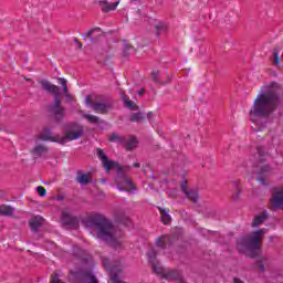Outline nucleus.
I'll list each match as a JSON object with an SVG mask.
<instances>
[{"mask_svg":"<svg viewBox=\"0 0 283 283\" xmlns=\"http://www.w3.org/2000/svg\"><path fill=\"white\" fill-rule=\"evenodd\" d=\"M84 224L87 229H95L99 240L106 242L113 249H120V244L123 243L120 238H123V234L105 216L101 213L90 214L84 219Z\"/></svg>","mask_w":283,"mask_h":283,"instance_id":"1","label":"nucleus"},{"mask_svg":"<svg viewBox=\"0 0 283 283\" xmlns=\"http://www.w3.org/2000/svg\"><path fill=\"white\" fill-rule=\"evenodd\" d=\"M265 87L268 91L259 94L254 99L250 111L252 120H255V118H270L271 114H273L280 105V93H277L280 84L272 82Z\"/></svg>","mask_w":283,"mask_h":283,"instance_id":"2","label":"nucleus"},{"mask_svg":"<svg viewBox=\"0 0 283 283\" xmlns=\"http://www.w3.org/2000/svg\"><path fill=\"white\" fill-rule=\"evenodd\" d=\"M264 235H266L265 230L259 229L250 233L248 237L240 239L237 243L238 251H240V253H247V251H252L250 258H258V252L255 251H260V247L264 240Z\"/></svg>","mask_w":283,"mask_h":283,"instance_id":"3","label":"nucleus"},{"mask_svg":"<svg viewBox=\"0 0 283 283\" xmlns=\"http://www.w3.org/2000/svg\"><path fill=\"white\" fill-rule=\"evenodd\" d=\"M115 185H117L119 191H134L136 189V186L134 185L132 179L127 178V176H125V172H123L122 167H119L117 177L115 178Z\"/></svg>","mask_w":283,"mask_h":283,"instance_id":"4","label":"nucleus"},{"mask_svg":"<svg viewBox=\"0 0 283 283\" xmlns=\"http://www.w3.org/2000/svg\"><path fill=\"white\" fill-rule=\"evenodd\" d=\"M74 277V283H98V279L91 272V270L71 271Z\"/></svg>","mask_w":283,"mask_h":283,"instance_id":"5","label":"nucleus"},{"mask_svg":"<svg viewBox=\"0 0 283 283\" xmlns=\"http://www.w3.org/2000/svg\"><path fill=\"white\" fill-rule=\"evenodd\" d=\"M83 126L78 124H72L70 128L66 130L65 136L61 137L64 138V143L78 140L81 136H83Z\"/></svg>","mask_w":283,"mask_h":283,"instance_id":"6","label":"nucleus"},{"mask_svg":"<svg viewBox=\"0 0 283 283\" xmlns=\"http://www.w3.org/2000/svg\"><path fill=\"white\" fill-rule=\"evenodd\" d=\"M50 112L53 114L55 120H63L65 118V108L61 106V96L54 98L53 105L50 106Z\"/></svg>","mask_w":283,"mask_h":283,"instance_id":"7","label":"nucleus"},{"mask_svg":"<svg viewBox=\"0 0 283 283\" xmlns=\"http://www.w3.org/2000/svg\"><path fill=\"white\" fill-rule=\"evenodd\" d=\"M38 140H50L51 143H60V145H65V138L56 135L52 137V130L50 128L44 127L43 130L38 135Z\"/></svg>","mask_w":283,"mask_h":283,"instance_id":"8","label":"nucleus"},{"mask_svg":"<svg viewBox=\"0 0 283 283\" xmlns=\"http://www.w3.org/2000/svg\"><path fill=\"white\" fill-rule=\"evenodd\" d=\"M62 224L70 229H78V218L70 214L67 210L62 211Z\"/></svg>","mask_w":283,"mask_h":283,"instance_id":"9","label":"nucleus"},{"mask_svg":"<svg viewBox=\"0 0 283 283\" xmlns=\"http://www.w3.org/2000/svg\"><path fill=\"white\" fill-rule=\"evenodd\" d=\"M39 84L41 85L42 90H44V92L53 94L54 98L61 96V88H59V86H56L55 84H52L50 81L40 80Z\"/></svg>","mask_w":283,"mask_h":283,"instance_id":"10","label":"nucleus"},{"mask_svg":"<svg viewBox=\"0 0 283 283\" xmlns=\"http://www.w3.org/2000/svg\"><path fill=\"white\" fill-rule=\"evenodd\" d=\"M96 154L106 171H111L114 167H118L117 163L109 160L102 148H97Z\"/></svg>","mask_w":283,"mask_h":283,"instance_id":"11","label":"nucleus"},{"mask_svg":"<svg viewBox=\"0 0 283 283\" xmlns=\"http://www.w3.org/2000/svg\"><path fill=\"white\" fill-rule=\"evenodd\" d=\"M270 203L273 209H283V188L274 190Z\"/></svg>","mask_w":283,"mask_h":283,"instance_id":"12","label":"nucleus"},{"mask_svg":"<svg viewBox=\"0 0 283 283\" xmlns=\"http://www.w3.org/2000/svg\"><path fill=\"white\" fill-rule=\"evenodd\" d=\"M92 109L95 114H108L112 109V103L97 101L92 105Z\"/></svg>","mask_w":283,"mask_h":283,"instance_id":"13","label":"nucleus"},{"mask_svg":"<svg viewBox=\"0 0 283 283\" xmlns=\"http://www.w3.org/2000/svg\"><path fill=\"white\" fill-rule=\"evenodd\" d=\"M271 174V166L263 165L260 166L259 171H256V180L260 185H266V178H269Z\"/></svg>","mask_w":283,"mask_h":283,"instance_id":"14","label":"nucleus"},{"mask_svg":"<svg viewBox=\"0 0 283 283\" xmlns=\"http://www.w3.org/2000/svg\"><path fill=\"white\" fill-rule=\"evenodd\" d=\"M181 191H184L185 196L189 198L191 202H198V199L200 198L198 189L189 190L187 188V181L181 182Z\"/></svg>","mask_w":283,"mask_h":283,"instance_id":"15","label":"nucleus"},{"mask_svg":"<svg viewBox=\"0 0 283 283\" xmlns=\"http://www.w3.org/2000/svg\"><path fill=\"white\" fill-rule=\"evenodd\" d=\"M83 38L84 40L88 39L91 43H96V41H98V39L101 38V28L96 27L91 29L83 35Z\"/></svg>","mask_w":283,"mask_h":283,"instance_id":"16","label":"nucleus"},{"mask_svg":"<svg viewBox=\"0 0 283 283\" xmlns=\"http://www.w3.org/2000/svg\"><path fill=\"white\" fill-rule=\"evenodd\" d=\"M30 224V229L36 233V231H39V229H41V227H43V217L41 216H36L31 218V220L29 221Z\"/></svg>","mask_w":283,"mask_h":283,"instance_id":"17","label":"nucleus"},{"mask_svg":"<svg viewBox=\"0 0 283 283\" xmlns=\"http://www.w3.org/2000/svg\"><path fill=\"white\" fill-rule=\"evenodd\" d=\"M122 145H124L126 151H133V149H136V147H138V139H136V137L134 136H130L128 139L124 138Z\"/></svg>","mask_w":283,"mask_h":283,"instance_id":"18","label":"nucleus"},{"mask_svg":"<svg viewBox=\"0 0 283 283\" xmlns=\"http://www.w3.org/2000/svg\"><path fill=\"white\" fill-rule=\"evenodd\" d=\"M76 180L80 185H90V182H92V174L78 171Z\"/></svg>","mask_w":283,"mask_h":283,"instance_id":"19","label":"nucleus"},{"mask_svg":"<svg viewBox=\"0 0 283 283\" xmlns=\"http://www.w3.org/2000/svg\"><path fill=\"white\" fill-rule=\"evenodd\" d=\"M118 3L119 2H107V1H102L101 6H102V12H112L114 10H116V8H118Z\"/></svg>","mask_w":283,"mask_h":283,"instance_id":"20","label":"nucleus"},{"mask_svg":"<svg viewBox=\"0 0 283 283\" xmlns=\"http://www.w3.org/2000/svg\"><path fill=\"white\" fill-rule=\"evenodd\" d=\"M33 156H43V154H48V146L43 144H38L35 147L32 149Z\"/></svg>","mask_w":283,"mask_h":283,"instance_id":"21","label":"nucleus"},{"mask_svg":"<svg viewBox=\"0 0 283 283\" xmlns=\"http://www.w3.org/2000/svg\"><path fill=\"white\" fill-rule=\"evenodd\" d=\"M266 218H269V214L266 212H263V213L256 216L252 220L251 227H260V224H262L264 222V220H266Z\"/></svg>","mask_w":283,"mask_h":283,"instance_id":"22","label":"nucleus"},{"mask_svg":"<svg viewBox=\"0 0 283 283\" xmlns=\"http://www.w3.org/2000/svg\"><path fill=\"white\" fill-rule=\"evenodd\" d=\"M160 212L161 222L164 224H169L171 222V216H169V212L165 210V208H158Z\"/></svg>","mask_w":283,"mask_h":283,"instance_id":"23","label":"nucleus"},{"mask_svg":"<svg viewBox=\"0 0 283 283\" xmlns=\"http://www.w3.org/2000/svg\"><path fill=\"white\" fill-rule=\"evenodd\" d=\"M169 240L168 235H163L156 239L157 249H165L167 247V241Z\"/></svg>","mask_w":283,"mask_h":283,"instance_id":"24","label":"nucleus"},{"mask_svg":"<svg viewBox=\"0 0 283 283\" xmlns=\"http://www.w3.org/2000/svg\"><path fill=\"white\" fill-rule=\"evenodd\" d=\"M269 258L266 256H262L258 262H256V269L259 271V273H264V271H266V268L264 266V264H266Z\"/></svg>","mask_w":283,"mask_h":283,"instance_id":"25","label":"nucleus"},{"mask_svg":"<svg viewBox=\"0 0 283 283\" xmlns=\"http://www.w3.org/2000/svg\"><path fill=\"white\" fill-rule=\"evenodd\" d=\"M14 213V208L10 206H0V216H12Z\"/></svg>","mask_w":283,"mask_h":283,"instance_id":"26","label":"nucleus"},{"mask_svg":"<svg viewBox=\"0 0 283 283\" xmlns=\"http://www.w3.org/2000/svg\"><path fill=\"white\" fill-rule=\"evenodd\" d=\"M143 120H145L143 113H134L130 115V123H143Z\"/></svg>","mask_w":283,"mask_h":283,"instance_id":"27","label":"nucleus"},{"mask_svg":"<svg viewBox=\"0 0 283 283\" xmlns=\"http://www.w3.org/2000/svg\"><path fill=\"white\" fill-rule=\"evenodd\" d=\"M84 118H86V120H88V123H92L93 125L98 124L101 120V118H98V116L90 115V114H84Z\"/></svg>","mask_w":283,"mask_h":283,"instance_id":"28","label":"nucleus"},{"mask_svg":"<svg viewBox=\"0 0 283 283\" xmlns=\"http://www.w3.org/2000/svg\"><path fill=\"white\" fill-rule=\"evenodd\" d=\"M109 140H111V143H116V140H117L118 143L123 144L125 140V137H120L118 134L114 133L109 136Z\"/></svg>","mask_w":283,"mask_h":283,"instance_id":"29","label":"nucleus"},{"mask_svg":"<svg viewBox=\"0 0 283 283\" xmlns=\"http://www.w3.org/2000/svg\"><path fill=\"white\" fill-rule=\"evenodd\" d=\"M233 190L235 191V196H233V200H238L240 198V184L232 182Z\"/></svg>","mask_w":283,"mask_h":283,"instance_id":"30","label":"nucleus"},{"mask_svg":"<svg viewBox=\"0 0 283 283\" xmlns=\"http://www.w3.org/2000/svg\"><path fill=\"white\" fill-rule=\"evenodd\" d=\"M274 65H280V49L273 50Z\"/></svg>","mask_w":283,"mask_h":283,"instance_id":"31","label":"nucleus"},{"mask_svg":"<svg viewBox=\"0 0 283 283\" xmlns=\"http://www.w3.org/2000/svg\"><path fill=\"white\" fill-rule=\"evenodd\" d=\"M59 84L62 86L64 94H67V80L60 77Z\"/></svg>","mask_w":283,"mask_h":283,"instance_id":"32","label":"nucleus"},{"mask_svg":"<svg viewBox=\"0 0 283 283\" xmlns=\"http://www.w3.org/2000/svg\"><path fill=\"white\" fill-rule=\"evenodd\" d=\"M36 190L41 198H45V196H48V190L45 189V187L39 186Z\"/></svg>","mask_w":283,"mask_h":283,"instance_id":"33","label":"nucleus"},{"mask_svg":"<svg viewBox=\"0 0 283 283\" xmlns=\"http://www.w3.org/2000/svg\"><path fill=\"white\" fill-rule=\"evenodd\" d=\"M125 104L128 107V109H133L134 112L138 109V106L133 101L126 99Z\"/></svg>","mask_w":283,"mask_h":283,"instance_id":"34","label":"nucleus"},{"mask_svg":"<svg viewBox=\"0 0 283 283\" xmlns=\"http://www.w3.org/2000/svg\"><path fill=\"white\" fill-rule=\"evenodd\" d=\"M158 74H159L158 71H153L150 73V78H151V81H154V83L160 84V80L158 78Z\"/></svg>","mask_w":283,"mask_h":283,"instance_id":"35","label":"nucleus"},{"mask_svg":"<svg viewBox=\"0 0 283 283\" xmlns=\"http://www.w3.org/2000/svg\"><path fill=\"white\" fill-rule=\"evenodd\" d=\"M132 50H134V46H132L130 44H126L124 46V56H129V52H132Z\"/></svg>","mask_w":283,"mask_h":283,"instance_id":"36","label":"nucleus"},{"mask_svg":"<svg viewBox=\"0 0 283 283\" xmlns=\"http://www.w3.org/2000/svg\"><path fill=\"white\" fill-rule=\"evenodd\" d=\"M155 30H156L157 36H159L160 32H163V30H165V25L164 24H158V25L155 27Z\"/></svg>","mask_w":283,"mask_h":283,"instance_id":"37","label":"nucleus"},{"mask_svg":"<svg viewBox=\"0 0 283 283\" xmlns=\"http://www.w3.org/2000/svg\"><path fill=\"white\" fill-rule=\"evenodd\" d=\"M86 104L93 106L94 102L92 101V96H86Z\"/></svg>","mask_w":283,"mask_h":283,"instance_id":"38","label":"nucleus"},{"mask_svg":"<svg viewBox=\"0 0 283 283\" xmlns=\"http://www.w3.org/2000/svg\"><path fill=\"white\" fill-rule=\"evenodd\" d=\"M64 96H66L67 101H72V96L67 91H66V93H64Z\"/></svg>","mask_w":283,"mask_h":283,"instance_id":"39","label":"nucleus"},{"mask_svg":"<svg viewBox=\"0 0 283 283\" xmlns=\"http://www.w3.org/2000/svg\"><path fill=\"white\" fill-rule=\"evenodd\" d=\"M151 118H154V113L150 112V113L147 114V119L151 120Z\"/></svg>","mask_w":283,"mask_h":283,"instance_id":"40","label":"nucleus"},{"mask_svg":"<svg viewBox=\"0 0 283 283\" xmlns=\"http://www.w3.org/2000/svg\"><path fill=\"white\" fill-rule=\"evenodd\" d=\"M233 282H234V283H244V281H242V280H240V279H238V277H234Z\"/></svg>","mask_w":283,"mask_h":283,"instance_id":"41","label":"nucleus"},{"mask_svg":"<svg viewBox=\"0 0 283 283\" xmlns=\"http://www.w3.org/2000/svg\"><path fill=\"white\" fill-rule=\"evenodd\" d=\"M143 94H145V88H142L140 91H138L139 96H143Z\"/></svg>","mask_w":283,"mask_h":283,"instance_id":"42","label":"nucleus"},{"mask_svg":"<svg viewBox=\"0 0 283 283\" xmlns=\"http://www.w3.org/2000/svg\"><path fill=\"white\" fill-rule=\"evenodd\" d=\"M133 167H135V169H138L140 167V164L139 163H135V164H133Z\"/></svg>","mask_w":283,"mask_h":283,"instance_id":"43","label":"nucleus"},{"mask_svg":"<svg viewBox=\"0 0 283 283\" xmlns=\"http://www.w3.org/2000/svg\"><path fill=\"white\" fill-rule=\"evenodd\" d=\"M77 48H78L80 50H82V49H83V43H81V41H80V42H77Z\"/></svg>","mask_w":283,"mask_h":283,"instance_id":"44","label":"nucleus"},{"mask_svg":"<svg viewBox=\"0 0 283 283\" xmlns=\"http://www.w3.org/2000/svg\"><path fill=\"white\" fill-rule=\"evenodd\" d=\"M74 41H75V43H78V42H80L77 38H75Z\"/></svg>","mask_w":283,"mask_h":283,"instance_id":"45","label":"nucleus"},{"mask_svg":"<svg viewBox=\"0 0 283 283\" xmlns=\"http://www.w3.org/2000/svg\"><path fill=\"white\" fill-rule=\"evenodd\" d=\"M24 80H27V81H31L30 78H28V77H24Z\"/></svg>","mask_w":283,"mask_h":283,"instance_id":"46","label":"nucleus"},{"mask_svg":"<svg viewBox=\"0 0 283 283\" xmlns=\"http://www.w3.org/2000/svg\"><path fill=\"white\" fill-rule=\"evenodd\" d=\"M260 149H262V147H258V150L260 151Z\"/></svg>","mask_w":283,"mask_h":283,"instance_id":"47","label":"nucleus"}]
</instances>
